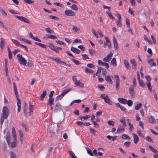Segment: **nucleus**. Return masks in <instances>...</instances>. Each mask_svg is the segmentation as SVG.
I'll return each mask as SVG.
<instances>
[{
  "label": "nucleus",
  "instance_id": "f257e3e1",
  "mask_svg": "<svg viewBox=\"0 0 158 158\" xmlns=\"http://www.w3.org/2000/svg\"><path fill=\"white\" fill-rule=\"evenodd\" d=\"M9 114V111L8 108L6 106H4L2 109V115L3 116L5 119H6L7 118Z\"/></svg>",
  "mask_w": 158,
  "mask_h": 158
},
{
  "label": "nucleus",
  "instance_id": "f03ea898",
  "mask_svg": "<svg viewBox=\"0 0 158 158\" xmlns=\"http://www.w3.org/2000/svg\"><path fill=\"white\" fill-rule=\"evenodd\" d=\"M17 57L18 58V60L19 63L24 65H26L27 64L26 60L22 57V55L18 54L17 55Z\"/></svg>",
  "mask_w": 158,
  "mask_h": 158
},
{
  "label": "nucleus",
  "instance_id": "7ed1b4c3",
  "mask_svg": "<svg viewBox=\"0 0 158 158\" xmlns=\"http://www.w3.org/2000/svg\"><path fill=\"white\" fill-rule=\"evenodd\" d=\"M15 17L21 21H23L24 22L28 24L30 23V21L28 19L23 16H19L17 15H15Z\"/></svg>",
  "mask_w": 158,
  "mask_h": 158
},
{
  "label": "nucleus",
  "instance_id": "20e7f679",
  "mask_svg": "<svg viewBox=\"0 0 158 158\" xmlns=\"http://www.w3.org/2000/svg\"><path fill=\"white\" fill-rule=\"evenodd\" d=\"M113 53L110 52L103 59V61L104 62H108L111 59Z\"/></svg>",
  "mask_w": 158,
  "mask_h": 158
},
{
  "label": "nucleus",
  "instance_id": "39448f33",
  "mask_svg": "<svg viewBox=\"0 0 158 158\" xmlns=\"http://www.w3.org/2000/svg\"><path fill=\"white\" fill-rule=\"evenodd\" d=\"M65 15L69 16H74L75 13L71 10H66L64 11Z\"/></svg>",
  "mask_w": 158,
  "mask_h": 158
},
{
  "label": "nucleus",
  "instance_id": "423d86ee",
  "mask_svg": "<svg viewBox=\"0 0 158 158\" xmlns=\"http://www.w3.org/2000/svg\"><path fill=\"white\" fill-rule=\"evenodd\" d=\"M72 89L71 88L68 89H64L63 91L62 94L60 95H58L57 97H61V98L60 99H61L62 98L63 96L64 95H65L66 94H67Z\"/></svg>",
  "mask_w": 158,
  "mask_h": 158
},
{
  "label": "nucleus",
  "instance_id": "0eeeda50",
  "mask_svg": "<svg viewBox=\"0 0 158 158\" xmlns=\"http://www.w3.org/2000/svg\"><path fill=\"white\" fill-rule=\"evenodd\" d=\"M148 121L149 123L153 124L155 123L156 122L154 117L152 116H150L148 117Z\"/></svg>",
  "mask_w": 158,
  "mask_h": 158
},
{
  "label": "nucleus",
  "instance_id": "6e6552de",
  "mask_svg": "<svg viewBox=\"0 0 158 158\" xmlns=\"http://www.w3.org/2000/svg\"><path fill=\"white\" fill-rule=\"evenodd\" d=\"M125 131V128L123 126H119L117 130V132L118 133H120L121 132H123Z\"/></svg>",
  "mask_w": 158,
  "mask_h": 158
},
{
  "label": "nucleus",
  "instance_id": "1a4fd4ad",
  "mask_svg": "<svg viewBox=\"0 0 158 158\" xmlns=\"http://www.w3.org/2000/svg\"><path fill=\"white\" fill-rule=\"evenodd\" d=\"M49 47L50 49L54 51L57 53L59 52V51L58 50V48L55 47L52 44V43L50 44Z\"/></svg>",
  "mask_w": 158,
  "mask_h": 158
},
{
  "label": "nucleus",
  "instance_id": "9d476101",
  "mask_svg": "<svg viewBox=\"0 0 158 158\" xmlns=\"http://www.w3.org/2000/svg\"><path fill=\"white\" fill-rule=\"evenodd\" d=\"M129 91L130 94L131 96H135V93L134 91V87L130 86L129 88Z\"/></svg>",
  "mask_w": 158,
  "mask_h": 158
},
{
  "label": "nucleus",
  "instance_id": "9b49d317",
  "mask_svg": "<svg viewBox=\"0 0 158 158\" xmlns=\"http://www.w3.org/2000/svg\"><path fill=\"white\" fill-rule=\"evenodd\" d=\"M29 115H31L33 113V105L31 104V102H30L29 103Z\"/></svg>",
  "mask_w": 158,
  "mask_h": 158
},
{
  "label": "nucleus",
  "instance_id": "f8f14e48",
  "mask_svg": "<svg viewBox=\"0 0 158 158\" xmlns=\"http://www.w3.org/2000/svg\"><path fill=\"white\" fill-rule=\"evenodd\" d=\"M113 43L114 47L115 48V50H118L119 46L118 45L117 42L115 37H114L113 38Z\"/></svg>",
  "mask_w": 158,
  "mask_h": 158
},
{
  "label": "nucleus",
  "instance_id": "ddd939ff",
  "mask_svg": "<svg viewBox=\"0 0 158 158\" xmlns=\"http://www.w3.org/2000/svg\"><path fill=\"white\" fill-rule=\"evenodd\" d=\"M62 106L59 102H57L55 107L54 110H59L61 109Z\"/></svg>",
  "mask_w": 158,
  "mask_h": 158
},
{
  "label": "nucleus",
  "instance_id": "4468645a",
  "mask_svg": "<svg viewBox=\"0 0 158 158\" xmlns=\"http://www.w3.org/2000/svg\"><path fill=\"white\" fill-rule=\"evenodd\" d=\"M132 135L134 138V142L135 143H137L139 141V139L137 135L135 134H132Z\"/></svg>",
  "mask_w": 158,
  "mask_h": 158
},
{
  "label": "nucleus",
  "instance_id": "2eb2a0df",
  "mask_svg": "<svg viewBox=\"0 0 158 158\" xmlns=\"http://www.w3.org/2000/svg\"><path fill=\"white\" fill-rule=\"evenodd\" d=\"M10 133L9 132H8L6 133V139L8 143V145H10Z\"/></svg>",
  "mask_w": 158,
  "mask_h": 158
},
{
  "label": "nucleus",
  "instance_id": "dca6fc26",
  "mask_svg": "<svg viewBox=\"0 0 158 158\" xmlns=\"http://www.w3.org/2000/svg\"><path fill=\"white\" fill-rule=\"evenodd\" d=\"M105 79L106 81L107 82L109 83L110 84L112 83V81L111 78V76L110 75L105 76Z\"/></svg>",
  "mask_w": 158,
  "mask_h": 158
},
{
  "label": "nucleus",
  "instance_id": "f3484780",
  "mask_svg": "<svg viewBox=\"0 0 158 158\" xmlns=\"http://www.w3.org/2000/svg\"><path fill=\"white\" fill-rule=\"evenodd\" d=\"M17 100V105L18 106V112H19L20 111L21 102L20 99Z\"/></svg>",
  "mask_w": 158,
  "mask_h": 158
},
{
  "label": "nucleus",
  "instance_id": "a211bd4d",
  "mask_svg": "<svg viewBox=\"0 0 158 158\" xmlns=\"http://www.w3.org/2000/svg\"><path fill=\"white\" fill-rule=\"evenodd\" d=\"M54 101V98H49L48 100V102L47 104V106L50 105L52 106L53 104V102Z\"/></svg>",
  "mask_w": 158,
  "mask_h": 158
},
{
  "label": "nucleus",
  "instance_id": "6ab92c4d",
  "mask_svg": "<svg viewBox=\"0 0 158 158\" xmlns=\"http://www.w3.org/2000/svg\"><path fill=\"white\" fill-rule=\"evenodd\" d=\"M71 50L74 53L78 54L80 52V50L77 48H74L73 47H72L71 48Z\"/></svg>",
  "mask_w": 158,
  "mask_h": 158
},
{
  "label": "nucleus",
  "instance_id": "aec40b11",
  "mask_svg": "<svg viewBox=\"0 0 158 158\" xmlns=\"http://www.w3.org/2000/svg\"><path fill=\"white\" fill-rule=\"evenodd\" d=\"M124 63L126 68L127 69L130 70L131 69V67L128 61L127 60H124Z\"/></svg>",
  "mask_w": 158,
  "mask_h": 158
},
{
  "label": "nucleus",
  "instance_id": "412c9836",
  "mask_svg": "<svg viewBox=\"0 0 158 158\" xmlns=\"http://www.w3.org/2000/svg\"><path fill=\"white\" fill-rule=\"evenodd\" d=\"M104 100L106 103L110 105H112V102L108 96H106V97L105 98Z\"/></svg>",
  "mask_w": 158,
  "mask_h": 158
},
{
  "label": "nucleus",
  "instance_id": "4be33fe9",
  "mask_svg": "<svg viewBox=\"0 0 158 158\" xmlns=\"http://www.w3.org/2000/svg\"><path fill=\"white\" fill-rule=\"evenodd\" d=\"M118 100L122 104H126L127 103V100L126 99L123 98H118Z\"/></svg>",
  "mask_w": 158,
  "mask_h": 158
},
{
  "label": "nucleus",
  "instance_id": "5701e85b",
  "mask_svg": "<svg viewBox=\"0 0 158 158\" xmlns=\"http://www.w3.org/2000/svg\"><path fill=\"white\" fill-rule=\"evenodd\" d=\"M47 94V91L45 90L43 91L42 94H41L40 97V99L41 101H43L44 98L45 97Z\"/></svg>",
  "mask_w": 158,
  "mask_h": 158
},
{
  "label": "nucleus",
  "instance_id": "b1692460",
  "mask_svg": "<svg viewBox=\"0 0 158 158\" xmlns=\"http://www.w3.org/2000/svg\"><path fill=\"white\" fill-rule=\"evenodd\" d=\"M131 63L132 64V67L133 68L135 69L137 66L136 62L135 59H133L130 60Z\"/></svg>",
  "mask_w": 158,
  "mask_h": 158
},
{
  "label": "nucleus",
  "instance_id": "393cba45",
  "mask_svg": "<svg viewBox=\"0 0 158 158\" xmlns=\"http://www.w3.org/2000/svg\"><path fill=\"white\" fill-rule=\"evenodd\" d=\"M153 60L152 59H149V60L148 61V63L151 65V66H155L156 65V63L153 61Z\"/></svg>",
  "mask_w": 158,
  "mask_h": 158
},
{
  "label": "nucleus",
  "instance_id": "a878e982",
  "mask_svg": "<svg viewBox=\"0 0 158 158\" xmlns=\"http://www.w3.org/2000/svg\"><path fill=\"white\" fill-rule=\"evenodd\" d=\"M0 40V47L2 48L4 47L5 44V41L4 40V39L2 38H1Z\"/></svg>",
  "mask_w": 158,
  "mask_h": 158
},
{
  "label": "nucleus",
  "instance_id": "bb28decb",
  "mask_svg": "<svg viewBox=\"0 0 158 158\" xmlns=\"http://www.w3.org/2000/svg\"><path fill=\"white\" fill-rule=\"evenodd\" d=\"M75 85L77 86H79L80 87H84V84L81 82H80L79 81H77V82H76L75 83Z\"/></svg>",
  "mask_w": 158,
  "mask_h": 158
},
{
  "label": "nucleus",
  "instance_id": "cd10ccee",
  "mask_svg": "<svg viewBox=\"0 0 158 158\" xmlns=\"http://www.w3.org/2000/svg\"><path fill=\"white\" fill-rule=\"evenodd\" d=\"M46 35L47 36L46 37L47 39H56L57 37L56 35Z\"/></svg>",
  "mask_w": 158,
  "mask_h": 158
},
{
  "label": "nucleus",
  "instance_id": "c85d7f7f",
  "mask_svg": "<svg viewBox=\"0 0 158 158\" xmlns=\"http://www.w3.org/2000/svg\"><path fill=\"white\" fill-rule=\"evenodd\" d=\"M45 29L46 32L48 33L53 34L54 33V31L49 27L46 28Z\"/></svg>",
  "mask_w": 158,
  "mask_h": 158
},
{
  "label": "nucleus",
  "instance_id": "c756f323",
  "mask_svg": "<svg viewBox=\"0 0 158 158\" xmlns=\"http://www.w3.org/2000/svg\"><path fill=\"white\" fill-rule=\"evenodd\" d=\"M111 64L114 65V66H117V63L116 61V59L115 58H113L112 60H111Z\"/></svg>",
  "mask_w": 158,
  "mask_h": 158
},
{
  "label": "nucleus",
  "instance_id": "7c9ffc66",
  "mask_svg": "<svg viewBox=\"0 0 158 158\" xmlns=\"http://www.w3.org/2000/svg\"><path fill=\"white\" fill-rule=\"evenodd\" d=\"M20 40L21 41H23V42L24 43H28L29 44H31V41L28 40H26L25 39L20 38Z\"/></svg>",
  "mask_w": 158,
  "mask_h": 158
},
{
  "label": "nucleus",
  "instance_id": "2f4dec72",
  "mask_svg": "<svg viewBox=\"0 0 158 158\" xmlns=\"http://www.w3.org/2000/svg\"><path fill=\"white\" fill-rule=\"evenodd\" d=\"M90 117V116L89 115H86L84 117L80 116L79 118H81V121H83L86 119H88Z\"/></svg>",
  "mask_w": 158,
  "mask_h": 158
},
{
  "label": "nucleus",
  "instance_id": "473e14b6",
  "mask_svg": "<svg viewBox=\"0 0 158 158\" xmlns=\"http://www.w3.org/2000/svg\"><path fill=\"white\" fill-rule=\"evenodd\" d=\"M73 30L75 32L78 33H79L80 31V29L78 28L76 26H73Z\"/></svg>",
  "mask_w": 158,
  "mask_h": 158
},
{
  "label": "nucleus",
  "instance_id": "72a5a7b5",
  "mask_svg": "<svg viewBox=\"0 0 158 158\" xmlns=\"http://www.w3.org/2000/svg\"><path fill=\"white\" fill-rule=\"evenodd\" d=\"M146 85L148 87V89L150 91L152 90V88L150 82H147L146 83Z\"/></svg>",
  "mask_w": 158,
  "mask_h": 158
},
{
  "label": "nucleus",
  "instance_id": "f704fd0d",
  "mask_svg": "<svg viewBox=\"0 0 158 158\" xmlns=\"http://www.w3.org/2000/svg\"><path fill=\"white\" fill-rule=\"evenodd\" d=\"M139 85L142 87L144 88L145 86V84L144 83L143 81L142 80H139Z\"/></svg>",
  "mask_w": 158,
  "mask_h": 158
},
{
  "label": "nucleus",
  "instance_id": "c9c22d12",
  "mask_svg": "<svg viewBox=\"0 0 158 158\" xmlns=\"http://www.w3.org/2000/svg\"><path fill=\"white\" fill-rule=\"evenodd\" d=\"M11 40L13 43L16 45L18 46L19 45L20 46V45H21L19 42L17 41L16 40H14L13 39H12Z\"/></svg>",
  "mask_w": 158,
  "mask_h": 158
},
{
  "label": "nucleus",
  "instance_id": "e433bc0d",
  "mask_svg": "<svg viewBox=\"0 0 158 158\" xmlns=\"http://www.w3.org/2000/svg\"><path fill=\"white\" fill-rule=\"evenodd\" d=\"M10 158H17L16 155L15 153L10 151Z\"/></svg>",
  "mask_w": 158,
  "mask_h": 158
},
{
  "label": "nucleus",
  "instance_id": "4c0bfd02",
  "mask_svg": "<svg viewBox=\"0 0 158 158\" xmlns=\"http://www.w3.org/2000/svg\"><path fill=\"white\" fill-rule=\"evenodd\" d=\"M102 68L101 67H99L98 68L97 71V72L95 73V75L97 76H99V75H98V73H100L101 72V71H102Z\"/></svg>",
  "mask_w": 158,
  "mask_h": 158
},
{
  "label": "nucleus",
  "instance_id": "58836bf2",
  "mask_svg": "<svg viewBox=\"0 0 158 158\" xmlns=\"http://www.w3.org/2000/svg\"><path fill=\"white\" fill-rule=\"evenodd\" d=\"M142 104L140 103H138L135 106V109L136 110H139L142 106Z\"/></svg>",
  "mask_w": 158,
  "mask_h": 158
},
{
  "label": "nucleus",
  "instance_id": "ea45409f",
  "mask_svg": "<svg viewBox=\"0 0 158 158\" xmlns=\"http://www.w3.org/2000/svg\"><path fill=\"white\" fill-rule=\"evenodd\" d=\"M149 148L151 150V151H152L154 153H157L158 152V151L156 150L155 149H154L152 146L150 145L149 146Z\"/></svg>",
  "mask_w": 158,
  "mask_h": 158
},
{
  "label": "nucleus",
  "instance_id": "a19ab883",
  "mask_svg": "<svg viewBox=\"0 0 158 158\" xmlns=\"http://www.w3.org/2000/svg\"><path fill=\"white\" fill-rule=\"evenodd\" d=\"M71 8L74 10L77 11L78 10V8L76 5L73 4L71 7Z\"/></svg>",
  "mask_w": 158,
  "mask_h": 158
},
{
  "label": "nucleus",
  "instance_id": "79ce46f5",
  "mask_svg": "<svg viewBox=\"0 0 158 158\" xmlns=\"http://www.w3.org/2000/svg\"><path fill=\"white\" fill-rule=\"evenodd\" d=\"M122 138L123 139H130V137L127 135L126 134H123L122 135Z\"/></svg>",
  "mask_w": 158,
  "mask_h": 158
},
{
  "label": "nucleus",
  "instance_id": "37998d69",
  "mask_svg": "<svg viewBox=\"0 0 158 158\" xmlns=\"http://www.w3.org/2000/svg\"><path fill=\"white\" fill-rule=\"evenodd\" d=\"M14 92L15 95L16 96L17 99H19V96L17 92V88H14Z\"/></svg>",
  "mask_w": 158,
  "mask_h": 158
},
{
  "label": "nucleus",
  "instance_id": "c03bdc74",
  "mask_svg": "<svg viewBox=\"0 0 158 158\" xmlns=\"http://www.w3.org/2000/svg\"><path fill=\"white\" fill-rule=\"evenodd\" d=\"M144 139L148 142H152V143H153L152 141L153 139H151L150 137L148 136L146 137H145Z\"/></svg>",
  "mask_w": 158,
  "mask_h": 158
},
{
  "label": "nucleus",
  "instance_id": "a18cd8bd",
  "mask_svg": "<svg viewBox=\"0 0 158 158\" xmlns=\"http://www.w3.org/2000/svg\"><path fill=\"white\" fill-rule=\"evenodd\" d=\"M89 52L91 56L93 55L95 52V51L92 49H89Z\"/></svg>",
  "mask_w": 158,
  "mask_h": 158
},
{
  "label": "nucleus",
  "instance_id": "49530a36",
  "mask_svg": "<svg viewBox=\"0 0 158 158\" xmlns=\"http://www.w3.org/2000/svg\"><path fill=\"white\" fill-rule=\"evenodd\" d=\"M144 39L145 40L148 42L149 44H152V43L151 40L148 38L146 35H145L144 37Z\"/></svg>",
  "mask_w": 158,
  "mask_h": 158
},
{
  "label": "nucleus",
  "instance_id": "de8ad7c7",
  "mask_svg": "<svg viewBox=\"0 0 158 158\" xmlns=\"http://www.w3.org/2000/svg\"><path fill=\"white\" fill-rule=\"evenodd\" d=\"M92 32L96 38H98V37L96 31L94 29H92Z\"/></svg>",
  "mask_w": 158,
  "mask_h": 158
},
{
  "label": "nucleus",
  "instance_id": "09e8293b",
  "mask_svg": "<svg viewBox=\"0 0 158 158\" xmlns=\"http://www.w3.org/2000/svg\"><path fill=\"white\" fill-rule=\"evenodd\" d=\"M82 59L83 60H85L87 59H90V58L86 54H83L82 55Z\"/></svg>",
  "mask_w": 158,
  "mask_h": 158
},
{
  "label": "nucleus",
  "instance_id": "8fccbe9b",
  "mask_svg": "<svg viewBox=\"0 0 158 158\" xmlns=\"http://www.w3.org/2000/svg\"><path fill=\"white\" fill-rule=\"evenodd\" d=\"M102 111L100 110H99L96 113V116H99L102 115Z\"/></svg>",
  "mask_w": 158,
  "mask_h": 158
},
{
  "label": "nucleus",
  "instance_id": "3c124183",
  "mask_svg": "<svg viewBox=\"0 0 158 158\" xmlns=\"http://www.w3.org/2000/svg\"><path fill=\"white\" fill-rule=\"evenodd\" d=\"M87 153L88 154H89L90 156H94V154L90 149L87 148Z\"/></svg>",
  "mask_w": 158,
  "mask_h": 158
},
{
  "label": "nucleus",
  "instance_id": "603ef678",
  "mask_svg": "<svg viewBox=\"0 0 158 158\" xmlns=\"http://www.w3.org/2000/svg\"><path fill=\"white\" fill-rule=\"evenodd\" d=\"M19 135L20 136V139L21 141L22 140V138H23V134L22 132V131L21 130H19Z\"/></svg>",
  "mask_w": 158,
  "mask_h": 158
},
{
  "label": "nucleus",
  "instance_id": "864d4df0",
  "mask_svg": "<svg viewBox=\"0 0 158 158\" xmlns=\"http://www.w3.org/2000/svg\"><path fill=\"white\" fill-rule=\"evenodd\" d=\"M120 109H121L122 111L123 112H124L125 113L127 112V110L124 106H122Z\"/></svg>",
  "mask_w": 158,
  "mask_h": 158
},
{
  "label": "nucleus",
  "instance_id": "5fc2aeb1",
  "mask_svg": "<svg viewBox=\"0 0 158 158\" xmlns=\"http://www.w3.org/2000/svg\"><path fill=\"white\" fill-rule=\"evenodd\" d=\"M115 86L116 90H118L119 89V81H116Z\"/></svg>",
  "mask_w": 158,
  "mask_h": 158
},
{
  "label": "nucleus",
  "instance_id": "6e6d98bb",
  "mask_svg": "<svg viewBox=\"0 0 158 158\" xmlns=\"http://www.w3.org/2000/svg\"><path fill=\"white\" fill-rule=\"evenodd\" d=\"M71 60L72 61H73L74 63L77 65H78L81 64L77 60L74 59H72Z\"/></svg>",
  "mask_w": 158,
  "mask_h": 158
},
{
  "label": "nucleus",
  "instance_id": "4d7b16f0",
  "mask_svg": "<svg viewBox=\"0 0 158 158\" xmlns=\"http://www.w3.org/2000/svg\"><path fill=\"white\" fill-rule=\"evenodd\" d=\"M127 103L129 106H131L133 104V102L131 100H129L128 101L127 100Z\"/></svg>",
  "mask_w": 158,
  "mask_h": 158
},
{
  "label": "nucleus",
  "instance_id": "13d9d810",
  "mask_svg": "<svg viewBox=\"0 0 158 158\" xmlns=\"http://www.w3.org/2000/svg\"><path fill=\"white\" fill-rule=\"evenodd\" d=\"M98 88L100 90H101L102 91H103L105 89V87L104 86L102 85H98Z\"/></svg>",
  "mask_w": 158,
  "mask_h": 158
},
{
  "label": "nucleus",
  "instance_id": "bf43d9fd",
  "mask_svg": "<svg viewBox=\"0 0 158 158\" xmlns=\"http://www.w3.org/2000/svg\"><path fill=\"white\" fill-rule=\"evenodd\" d=\"M107 123L110 126H114V123L113 121L109 120L107 122Z\"/></svg>",
  "mask_w": 158,
  "mask_h": 158
},
{
  "label": "nucleus",
  "instance_id": "052dcab7",
  "mask_svg": "<svg viewBox=\"0 0 158 158\" xmlns=\"http://www.w3.org/2000/svg\"><path fill=\"white\" fill-rule=\"evenodd\" d=\"M0 11L2 13V15L6 16L7 15V13L5 11L3 10L1 8L0 9Z\"/></svg>",
  "mask_w": 158,
  "mask_h": 158
},
{
  "label": "nucleus",
  "instance_id": "680f3d73",
  "mask_svg": "<svg viewBox=\"0 0 158 158\" xmlns=\"http://www.w3.org/2000/svg\"><path fill=\"white\" fill-rule=\"evenodd\" d=\"M98 32L99 34V35L101 37H103V35L102 32L101 30L98 29L97 31Z\"/></svg>",
  "mask_w": 158,
  "mask_h": 158
},
{
  "label": "nucleus",
  "instance_id": "e2e57ef3",
  "mask_svg": "<svg viewBox=\"0 0 158 158\" xmlns=\"http://www.w3.org/2000/svg\"><path fill=\"white\" fill-rule=\"evenodd\" d=\"M24 1L28 4H32L34 2V1L31 0H24Z\"/></svg>",
  "mask_w": 158,
  "mask_h": 158
},
{
  "label": "nucleus",
  "instance_id": "0e129e2a",
  "mask_svg": "<svg viewBox=\"0 0 158 158\" xmlns=\"http://www.w3.org/2000/svg\"><path fill=\"white\" fill-rule=\"evenodd\" d=\"M76 124L79 125L81 127H83V122H82L81 121H77L76 122Z\"/></svg>",
  "mask_w": 158,
  "mask_h": 158
},
{
  "label": "nucleus",
  "instance_id": "69168bd1",
  "mask_svg": "<svg viewBox=\"0 0 158 158\" xmlns=\"http://www.w3.org/2000/svg\"><path fill=\"white\" fill-rule=\"evenodd\" d=\"M102 65L103 66H105L107 69H108L109 67V64L106 62H103Z\"/></svg>",
  "mask_w": 158,
  "mask_h": 158
},
{
  "label": "nucleus",
  "instance_id": "338daca9",
  "mask_svg": "<svg viewBox=\"0 0 158 158\" xmlns=\"http://www.w3.org/2000/svg\"><path fill=\"white\" fill-rule=\"evenodd\" d=\"M131 144V143L129 142H126L124 143V145L126 147H129Z\"/></svg>",
  "mask_w": 158,
  "mask_h": 158
},
{
  "label": "nucleus",
  "instance_id": "774afa93",
  "mask_svg": "<svg viewBox=\"0 0 158 158\" xmlns=\"http://www.w3.org/2000/svg\"><path fill=\"white\" fill-rule=\"evenodd\" d=\"M78 47L80 48L82 51H85V48L82 45H79L78 46Z\"/></svg>",
  "mask_w": 158,
  "mask_h": 158
}]
</instances>
